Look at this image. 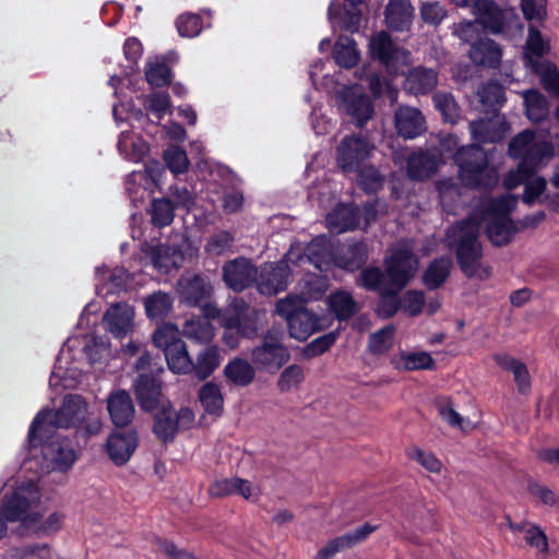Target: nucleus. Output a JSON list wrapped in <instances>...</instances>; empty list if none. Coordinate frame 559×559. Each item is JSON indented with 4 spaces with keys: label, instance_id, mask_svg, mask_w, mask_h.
I'll return each mask as SVG.
<instances>
[{
    "label": "nucleus",
    "instance_id": "24",
    "mask_svg": "<svg viewBox=\"0 0 559 559\" xmlns=\"http://www.w3.org/2000/svg\"><path fill=\"white\" fill-rule=\"evenodd\" d=\"M468 57L476 66L497 68L501 62L502 51L495 40L480 38L471 46Z\"/></svg>",
    "mask_w": 559,
    "mask_h": 559
},
{
    "label": "nucleus",
    "instance_id": "57",
    "mask_svg": "<svg viewBox=\"0 0 559 559\" xmlns=\"http://www.w3.org/2000/svg\"><path fill=\"white\" fill-rule=\"evenodd\" d=\"M341 13V7L331 2L328 10V17L333 26H338L342 29L355 32L359 27L360 15L356 12H346L344 20H338L337 15Z\"/></svg>",
    "mask_w": 559,
    "mask_h": 559
},
{
    "label": "nucleus",
    "instance_id": "1",
    "mask_svg": "<svg viewBox=\"0 0 559 559\" xmlns=\"http://www.w3.org/2000/svg\"><path fill=\"white\" fill-rule=\"evenodd\" d=\"M87 417L86 401L81 395L68 394L58 409H43L35 416L29 427L28 442L35 447L57 428H81L87 435L98 433L102 430L100 420Z\"/></svg>",
    "mask_w": 559,
    "mask_h": 559
},
{
    "label": "nucleus",
    "instance_id": "55",
    "mask_svg": "<svg viewBox=\"0 0 559 559\" xmlns=\"http://www.w3.org/2000/svg\"><path fill=\"white\" fill-rule=\"evenodd\" d=\"M436 188L439 193L440 203L445 210L451 211L460 199V187L453 179H441L437 182Z\"/></svg>",
    "mask_w": 559,
    "mask_h": 559
},
{
    "label": "nucleus",
    "instance_id": "50",
    "mask_svg": "<svg viewBox=\"0 0 559 559\" xmlns=\"http://www.w3.org/2000/svg\"><path fill=\"white\" fill-rule=\"evenodd\" d=\"M305 380V371L300 365H289L280 374L276 386L280 392L286 393L296 390Z\"/></svg>",
    "mask_w": 559,
    "mask_h": 559
},
{
    "label": "nucleus",
    "instance_id": "61",
    "mask_svg": "<svg viewBox=\"0 0 559 559\" xmlns=\"http://www.w3.org/2000/svg\"><path fill=\"white\" fill-rule=\"evenodd\" d=\"M407 455L430 473L440 474L442 471L443 465L441 461L431 452L414 447L407 451Z\"/></svg>",
    "mask_w": 559,
    "mask_h": 559
},
{
    "label": "nucleus",
    "instance_id": "48",
    "mask_svg": "<svg viewBox=\"0 0 559 559\" xmlns=\"http://www.w3.org/2000/svg\"><path fill=\"white\" fill-rule=\"evenodd\" d=\"M199 397L209 414L219 415L222 413L224 399L217 384L213 382L205 383L200 390Z\"/></svg>",
    "mask_w": 559,
    "mask_h": 559
},
{
    "label": "nucleus",
    "instance_id": "14",
    "mask_svg": "<svg viewBox=\"0 0 559 559\" xmlns=\"http://www.w3.org/2000/svg\"><path fill=\"white\" fill-rule=\"evenodd\" d=\"M43 456L47 467L52 471L67 472L78 459L76 451L66 438H55L43 444Z\"/></svg>",
    "mask_w": 559,
    "mask_h": 559
},
{
    "label": "nucleus",
    "instance_id": "27",
    "mask_svg": "<svg viewBox=\"0 0 559 559\" xmlns=\"http://www.w3.org/2000/svg\"><path fill=\"white\" fill-rule=\"evenodd\" d=\"M438 85V72L425 67H415L408 71L405 79V90L414 95H425Z\"/></svg>",
    "mask_w": 559,
    "mask_h": 559
},
{
    "label": "nucleus",
    "instance_id": "37",
    "mask_svg": "<svg viewBox=\"0 0 559 559\" xmlns=\"http://www.w3.org/2000/svg\"><path fill=\"white\" fill-rule=\"evenodd\" d=\"M168 368L174 373L187 374L192 372L193 361L185 342H177L175 347L164 352Z\"/></svg>",
    "mask_w": 559,
    "mask_h": 559
},
{
    "label": "nucleus",
    "instance_id": "7",
    "mask_svg": "<svg viewBox=\"0 0 559 559\" xmlns=\"http://www.w3.org/2000/svg\"><path fill=\"white\" fill-rule=\"evenodd\" d=\"M41 500L40 489L33 480L16 483L3 496L0 515L8 522H21L25 527L35 521Z\"/></svg>",
    "mask_w": 559,
    "mask_h": 559
},
{
    "label": "nucleus",
    "instance_id": "28",
    "mask_svg": "<svg viewBox=\"0 0 559 559\" xmlns=\"http://www.w3.org/2000/svg\"><path fill=\"white\" fill-rule=\"evenodd\" d=\"M385 23L393 31L408 29L414 19L409 0H390L384 12Z\"/></svg>",
    "mask_w": 559,
    "mask_h": 559
},
{
    "label": "nucleus",
    "instance_id": "54",
    "mask_svg": "<svg viewBox=\"0 0 559 559\" xmlns=\"http://www.w3.org/2000/svg\"><path fill=\"white\" fill-rule=\"evenodd\" d=\"M549 48L548 41L543 39L540 32L534 26H530L525 53L526 66L530 68V58L533 61H539L537 58L547 53Z\"/></svg>",
    "mask_w": 559,
    "mask_h": 559
},
{
    "label": "nucleus",
    "instance_id": "36",
    "mask_svg": "<svg viewBox=\"0 0 559 559\" xmlns=\"http://www.w3.org/2000/svg\"><path fill=\"white\" fill-rule=\"evenodd\" d=\"M530 68L539 76L543 87L552 96L559 97V71L549 61H533L530 58Z\"/></svg>",
    "mask_w": 559,
    "mask_h": 559
},
{
    "label": "nucleus",
    "instance_id": "58",
    "mask_svg": "<svg viewBox=\"0 0 559 559\" xmlns=\"http://www.w3.org/2000/svg\"><path fill=\"white\" fill-rule=\"evenodd\" d=\"M176 27L180 36L191 38L201 33L203 25L199 14L187 12L177 17Z\"/></svg>",
    "mask_w": 559,
    "mask_h": 559
},
{
    "label": "nucleus",
    "instance_id": "42",
    "mask_svg": "<svg viewBox=\"0 0 559 559\" xmlns=\"http://www.w3.org/2000/svg\"><path fill=\"white\" fill-rule=\"evenodd\" d=\"M117 146L126 159L134 163L142 160L148 152L147 144L140 138L135 139L130 132H121Z\"/></svg>",
    "mask_w": 559,
    "mask_h": 559
},
{
    "label": "nucleus",
    "instance_id": "46",
    "mask_svg": "<svg viewBox=\"0 0 559 559\" xmlns=\"http://www.w3.org/2000/svg\"><path fill=\"white\" fill-rule=\"evenodd\" d=\"M374 531H376V526L365 523L352 532H348L342 536H337V537L331 539L329 543L331 544V546L334 548V550L336 552H340L342 550L352 548V547L356 546L357 544L362 543Z\"/></svg>",
    "mask_w": 559,
    "mask_h": 559
},
{
    "label": "nucleus",
    "instance_id": "5",
    "mask_svg": "<svg viewBox=\"0 0 559 559\" xmlns=\"http://www.w3.org/2000/svg\"><path fill=\"white\" fill-rule=\"evenodd\" d=\"M453 158L463 185L476 189H491L497 185V169L489 165L487 153L478 145L461 146Z\"/></svg>",
    "mask_w": 559,
    "mask_h": 559
},
{
    "label": "nucleus",
    "instance_id": "59",
    "mask_svg": "<svg viewBox=\"0 0 559 559\" xmlns=\"http://www.w3.org/2000/svg\"><path fill=\"white\" fill-rule=\"evenodd\" d=\"M164 160L174 174L187 171L190 164L186 152L177 145L170 146L165 151Z\"/></svg>",
    "mask_w": 559,
    "mask_h": 559
},
{
    "label": "nucleus",
    "instance_id": "64",
    "mask_svg": "<svg viewBox=\"0 0 559 559\" xmlns=\"http://www.w3.org/2000/svg\"><path fill=\"white\" fill-rule=\"evenodd\" d=\"M453 35L472 46L473 43L480 39V26L476 19L474 21H462L453 25Z\"/></svg>",
    "mask_w": 559,
    "mask_h": 559
},
{
    "label": "nucleus",
    "instance_id": "2",
    "mask_svg": "<svg viewBox=\"0 0 559 559\" xmlns=\"http://www.w3.org/2000/svg\"><path fill=\"white\" fill-rule=\"evenodd\" d=\"M418 269V260L414 254L411 241H401L385 259V272L379 267H367L361 271L358 285L380 295H396L403 289Z\"/></svg>",
    "mask_w": 559,
    "mask_h": 559
},
{
    "label": "nucleus",
    "instance_id": "62",
    "mask_svg": "<svg viewBox=\"0 0 559 559\" xmlns=\"http://www.w3.org/2000/svg\"><path fill=\"white\" fill-rule=\"evenodd\" d=\"M478 97L486 106L501 105L504 102V92L499 83L488 82L479 87Z\"/></svg>",
    "mask_w": 559,
    "mask_h": 559
},
{
    "label": "nucleus",
    "instance_id": "45",
    "mask_svg": "<svg viewBox=\"0 0 559 559\" xmlns=\"http://www.w3.org/2000/svg\"><path fill=\"white\" fill-rule=\"evenodd\" d=\"M34 518V523L26 525L25 528L37 536H50L61 530L66 516L60 511H53L43 520L39 512Z\"/></svg>",
    "mask_w": 559,
    "mask_h": 559
},
{
    "label": "nucleus",
    "instance_id": "26",
    "mask_svg": "<svg viewBox=\"0 0 559 559\" xmlns=\"http://www.w3.org/2000/svg\"><path fill=\"white\" fill-rule=\"evenodd\" d=\"M96 275L99 282L97 294L105 296L123 290L131 280L130 273L118 266L114 269L97 267Z\"/></svg>",
    "mask_w": 559,
    "mask_h": 559
},
{
    "label": "nucleus",
    "instance_id": "39",
    "mask_svg": "<svg viewBox=\"0 0 559 559\" xmlns=\"http://www.w3.org/2000/svg\"><path fill=\"white\" fill-rule=\"evenodd\" d=\"M452 266L451 259L441 257L435 259L423 275V282L428 289L439 288L448 278Z\"/></svg>",
    "mask_w": 559,
    "mask_h": 559
},
{
    "label": "nucleus",
    "instance_id": "23",
    "mask_svg": "<svg viewBox=\"0 0 559 559\" xmlns=\"http://www.w3.org/2000/svg\"><path fill=\"white\" fill-rule=\"evenodd\" d=\"M138 447V435L134 430L114 432L107 441V453L117 465L127 463Z\"/></svg>",
    "mask_w": 559,
    "mask_h": 559
},
{
    "label": "nucleus",
    "instance_id": "8",
    "mask_svg": "<svg viewBox=\"0 0 559 559\" xmlns=\"http://www.w3.org/2000/svg\"><path fill=\"white\" fill-rule=\"evenodd\" d=\"M290 359L288 348L284 344V333L275 328L266 331L259 345L251 350V361L258 369L275 371Z\"/></svg>",
    "mask_w": 559,
    "mask_h": 559
},
{
    "label": "nucleus",
    "instance_id": "53",
    "mask_svg": "<svg viewBox=\"0 0 559 559\" xmlns=\"http://www.w3.org/2000/svg\"><path fill=\"white\" fill-rule=\"evenodd\" d=\"M145 76L150 85L162 87L170 82V69L163 60L155 58L147 62Z\"/></svg>",
    "mask_w": 559,
    "mask_h": 559
},
{
    "label": "nucleus",
    "instance_id": "40",
    "mask_svg": "<svg viewBox=\"0 0 559 559\" xmlns=\"http://www.w3.org/2000/svg\"><path fill=\"white\" fill-rule=\"evenodd\" d=\"M182 335L199 344H206L214 338L215 330L210 321L195 317L185 322Z\"/></svg>",
    "mask_w": 559,
    "mask_h": 559
},
{
    "label": "nucleus",
    "instance_id": "25",
    "mask_svg": "<svg viewBox=\"0 0 559 559\" xmlns=\"http://www.w3.org/2000/svg\"><path fill=\"white\" fill-rule=\"evenodd\" d=\"M290 277V269L286 261H280L269 271L261 274L259 290L262 294L275 295L286 289Z\"/></svg>",
    "mask_w": 559,
    "mask_h": 559
},
{
    "label": "nucleus",
    "instance_id": "44",
    "mask_svg": "<svg viewBox=\"0 0 559 559\" xmlns=\"http://www.w3.org/2000/svg\"><path fill=\"white\" fill-rule=\"evenodd\" d=\"M219 362L218 348L216 346H207L198 354L192 371L199 379L204 380L214 372Z\"/></svg>",
    "mask_w": 559,
    "mask_h": 559
},
{
    "label": "nucleus",
    "instance_id": "12",
    "mask_svg": "<svg viewBox=\"0 0 559 559\" xmlns=\"http://www.w3.org/2000/svg\"><path fill=\"white\" fill-rule=\"evenodd\" d=\"M259 311L252 309L242 298H235L224 311L222 325L236 332L241 337L251 338L258 334Z\"/></svg>",
    "mask_w": 559,
    "mask_h": 559
},
{
    "label": "nucleus",
    "instance_id": "43",
    "mask_svg": "<svg viewBox=\"0 0 559 559\" xmlns=\"http://www.w3.org/2000/svg\"><path fill=\"white\" fill-rule=\"evenodd\" d=\"M333 57L340 67H355L359 61V52L355 40L348 36H341L334 45Z\"/></svg>",
    "mask_w": 559,
    "mask_h": 559
},
{
    "label": "nucleus",
    "instance_id": "31",
    "mask_svg": "<svg viewBox=\"0 0 559 559\" xmlns=\"http://www.w3.org/2000/svg\"><path fill=\"white\" fill-rule=\"evenodd\" d=\"M328 307L340 321H346L355 316L360 307L347 290H336L328 297Z\"/></svg>",
    "mask_w": 559,
    "mask_h": 559
},
{
    "label": "nucleus",
    "instance_id": "9",
    "mask_svg": "<svg viewBox=\"0 0 559 559\" xmlns=\"http://www.w3.org/2000/svg\"><path fill=\"white\" fill-rule=\"evenodd\" d=\"M194 423V414L188 407L176 411L169 403L160 404L154 415L153 431L164 441H173L180 430L190 429Z\"/></svg>",
    "mask_w": 559,
    "mask_h": 559
},
{
    "label": "nucleus",
    "instance_id": "22",
    "mask_svg": "<svg viewBox=\"0 0 559 559\" xmlns=\"http://www.w3.org/2000/svg\"><path fill=\"white\" fill-rule=\"evenodd\" d=\"M133 386L135 397L142 409L152 412L158 407L162 385L157 374L141 373Z\"/></svg>",
    "mask_w": 559,
    "mask_h": 559
},
{
    "label": "nucleus",
    "instance_id": "13",
    "mask_svg": "<svg viewBox=\"0 0 559 559\" xmlns=\"http://www.w3.org/2000/svg\"><path fill=\"white\" fill-rule=\"evenodd\" d=\"M337 102L340 109L352 117L359 128H362L373 116L371 100L358 85L344 87L337 94Z\"/></svg>",
    "mask_w": 559,
    "mask_h": 559
},
{
    "label": "nucleus",
    "instance_id": "4",
    "mask_svg": "<svg viewBox=\"0 0 559 559\" xmlns=\"http://www.w3.org/2000/svg\"><path fill=\"white\" fill-rule=\"evenodd\" d=\"M508 152L511 158L518 160L516 169L509 171L503 181L504 187L512 190L554 156V146L538 139L535 131L526 129L511 139Z\"/></svg>",
    "mask_w": 559,
    "mask_h": 559
},
{
    "label": "nucleus",
    "instance_id": "17",
    "mask_svg": "<svg viewBox=\"0 0 559 559\" xmlns=\"http://www.w3.org/2000/svg\"><path fill=\"white\" fill-rule=\"evenodd\" d=\"M180 301L189 306H199L213 292L210 281L200 274L182 275L177 282Z\"/></svg>",
    "mask_w": 559,
    "mask_h": 559
},
{
    "label": "nucleus",
    "instance_id": "20",
    "mask_svg": "<svg viewBox=\"0 0 559 559\" xmlns=\"http://www.w3.org/2000/svg\"><path fill=\"white\" fill-rule=\"evenodd\" d=\"M107 411L111 423L118 428L129 426L135 415L133 401L126 390L114 391L107 396Z\"/></svg>",
    "mask_w": 559,
    "mask_h": 559
},
{
    "label": "nucleus",
    "instance_id": "30",
    "mask_svg": "<svg viewBox=\"0 0 559 559\" xmlns=\"http://www.w3.org/2000/svg\"><path fill=\"white\" fill-rule=\"evenodd\" d=\"M391 365L399 371L432 369L435 360L427 352H401L391 357Z\"/></svg>",
    "mask_w": 559,
    "mask_h": 559
},
{
    "label": "nucleus",
    "instance_id": "21",
    "mask_svg": "<svg viewBox=\"0 0 559 559\" xmlns=\"http://www.w3.org/2000/svg\"><path fill=\"white\" fill-rule=\"evenodd\" d=\"M395 128L405 139H415L426 131V120L415 107L401 106L395 111Z\"/></svg>",
    "mask_w": 559,
    "mask_h": 559
},
{
    "label": "nucleus",
    "instance_id": "29",
    "mask_svg": "<svg viewBox=\"0 0 559 559\" xmlns=\"http://www.w3.org/2000/svg\"><path fill=\"white\" fill-rule=\"evenodd\" d=\"M289 335L298 341H306L310 335L320 330V319L306 308L297 311L287 321Z\"/></svg>",
    "mask_w": 559,
    "mask_h": 559
},
{
    "label": "nucleus",
    "instance_id": "32",
    "mask_svg": "<svg viewBox=\"0 0 559 559\" xmlns=\"http://www.w3.org/2000/svg\"><path fill=\"white\" fill-rule=\"evenodd\" d=\"M407 174L414 180H424L430 177L438 167L433 156L425 152L413 153L407 157Z\"/></svg>",
    "mask_w": 559,
    "mask_h": 559
},
{
    "label": "nucleus",
    "instance_id": "15",
    "mask_svg": "<svg viewBox=\"0 0 559 559\" xmlns=\"http://www.w3.org/2000/svg\"><path fill=\"white\" fill-rule=\"evenodd\" d=\"M510 130L511 127L502 115L469 122L471 135L479 143L500 142L510 133Z\"/></svg>",
    "mask_w": 559,
    "mask_h": 559
},
{
    "label": "nucleus",
    "instance_id": "52",
    "mask_svg": "<svg viewBox=\"0 0 559 559\" xmlns=\"http://www.w3.org/2000/svg\"><path fill=\"white\" fill-rule=\"evenodd\" d=\"M432 100L444 121L455 123L459 120L460 108L452 94L439 92L433 95Z\"/></svg>",
    "mask_w": 559,
    "mask_h": 559
},
{
    "label": "nucleus",
    "instance_id": "18",
    "mask_svg": "<svg viewBox=\"0 0 559 559\" xmlns=\"http://www.w3.org/2000/svg\"><path fill=\"white\" fill-rule=\"evenodd\" d=\"M258 271L246 258H237L223 266V280L235 292H241L257 280Z\"/></svg>",
    "mask_w": 559,
    "mask_h": 559
},
{
    "label": "nucleus",
    "instance_id": "6",
    "mask_svg": "<svg viewBox=\"0 0 559 559\" xmlns=\"http://www.w3.org/2000/svg\"><path fill=\"white\" fill-rule=\"evenodd\" d=\"M516 199L512 195L506 194L500 198H484L481 200L483 216L481 221H487L486 234L489 241L496 247L508 245L516 229L511 221L509 213L515 206Z\"/></svg>",
    "mask_w": 559,
    "mask_h": 559
},
{
    "label": "nucleus",
    "instance_id": "11",
    "mask_svg": "<svg viewBox=\"0 0 559 559\" xmlns=\"http://www.w3.org/2000/svg\"><path fill=\"white\" fill-rule=\"evenodd\" d=\"M374 150V144L368 139L347 135L337 146V165L346 174L355 173L371 157Z\"/></svg>",
    "mask_w": 559,
    "mask_h": 559
},
{
    "label": "nucleus",
    "instance_id": "35",
    "mask_svg": "<svg viewBox=\"0 0 559 559\" xmlns=\"http://www.w3.org/2000/svg\"><path fill=\"white\" fill-rule=\"evenodd\" d=\"M254 365L242 358L231 359L224 369L228 381L235 385L247 386L255 378Z\"/></svg>",
    "mask_w": 559,
    "mask_h": 559
},
{
    "label": "nucleus",
    "instance_id": "19",
    "mask_svg": "<svg viewBox=\"0 0 559 559\" xmlns=\"http://www.w3.org/2000/svg\"><path fill=\"white\" fill-rule=\"evenodd\" d=\"M473 13L480 27L492 34H499L504 29L507 13L491 0H476L473 4Z\"/></svg>",
    "mask_w": 559,
    "mask_h": 559
},
{
    "label": "nucleus",
    "instance_id": "16",
    "mask_svg": "<svg viewBox=\"0 0 559 559\" xmlns=\"http://www.w3.org/2000/svg\"><path fill=\"white\" fill-rule=\"evenodd\" d=\"M134 309L127 302L112 304L104 313L103 324L107 332L123 338L133 331Z\"/></svg>",
    "mask_w": 559,
    "mask_h": 559
},
{
    "label": "nucleus",
    "instance_id": "63",
    "mask_svg": "<svg viewBox=\"0 0 559 559\" xmlns=\"http://www.w3.org/2000/svg\"><path fill=\"white\" fill-rule=\"evenodd\" d=\"M306 299L299 295H288L276 304V312L289 321L297 311L305 309Z\"/></svg>",
    "mask_w": 559,
    "mask_h": 559
},
{
    "label": "nucleus",
    "instance_id": "60",
    "mask_svg": "<svg viewBox=\"0 0 559 559\" xmlns=\"http://www.w3.org/2000/svg\"><path fill=\"white\" fill-rule=\"evenodd\" d=\"M358 174V183L364 190L373 192L382 187L383 177L380 175L377 168L373 166L366 165V163L356 170Z\"/></svg>",
    "mask_w": 559,
    "mask_h": 559
},
{
    "label": "nucleus",
    "instance_id": "10",
    "mask_svg": "<svg viewBox=\"0 0 559 559\" xmlns=\"http://www.w3.org/2000/svg\"><path fill=\"white\" fill-rule=\"evenodd\" d=\"M364 217V228L376 218L374 204H365L362 212L352 204H340L326 215V224L330 230L341 234L354 230L361 226Z\"/></svg>",
    "mask_w": 559,
    "mask_h": 559
},
{
    "label": "nucleus",
    "instance_id": "51",
    "mask_svg": "<svg viewBox=\"0 0 559 559\" xmlns=\"http://www.w3.org/2000/svg\"><path fill=\"white\" fill-rule=\"evenodd\" d=\"M177 342L183 341L180 338L179 328L174 323H163L153 334L154 345L163 352L168 350L170 347H175Z\"/></svg>",
    "mask_w": 559,
    "mask_h": 559
},
{
    "label": "nucleus",
    "instance_id": "56",
    "mask_svg": "<svg viewBox=\"0 0 559 559\" xmlns=\"http://www.w3.org/2000/svg\"><path fill=\"white\" fill-rule=\"evenodd\" d=\"M421 20L429 25H439L448 15L445 5L439 1H424L419 8Z\"/></svg>",
    "mask_w": 559,
    "mask_h": 559
},
{
    "label": "nucleus",
    "instance_id": "33",
    "mask_svg": "<svg viewBox=\"0 0 559 559\" xmlns=\"http://www.w3.org/2000/svg\"><path fill=\"white\" fill-rule=\"evenodd\" d=\"M525 106L526 117L534 122L543 121L548 117L549 104L538 90H526L521 93Z\"/></svg>",
    "mask_w": 559,
    "mask_h": 559
},
{
    "label": "nucleus",
    "instance_id": "38",
    "mask_svg": "<svg viewBox=\"0 0 559 559\" xmlns=\"http://www.w3.org/2000/svg\"><path fill=\"white\" fill-rule=\"evenodd\" d=\"M369 50L373 59L390 68V63L397 53L390 35L386 32L374 34L369 40Z\"/></svg>",
    "mask_w": 559,
    "mask_h": 559
},
{
    "label": "nucleus",
    "instance_id": "41",
    "mask_svg": "<svg viewBox=\"0 0 559 559\" xmlns=\"http://www.w3.org/2000/svg\"><path fill=\"white\" fill-rule=\"evenodd\" d=\"M173 298L164 292H155L144 298L147 317L152 320H163L173 310Z\"/></svg>",
    "mask_w": 559,
    "mask_h": 559
},
{
    "label": "nucleus",
    "instance_id": "34",
    "mask_svg": "<svg viewBox=\"0 0 559 559\" xmlns=\"http://www.w3.org/2000/svg\"><path fill=\"white\" fill-rule=\"evenodd\" d=\"M152 260L154 266L159 272L168 273L173 269H178L181 265L183 255L182 252L174 246L159 245L153 249Z\"/></svg>",
    "mask_w": 559,
    "mask_h": 559
},
{
    "label": "nucleus",
    "instance_id": "3",
    "mask_svg": "<svg viewBox=\"0 0 559 559\" xmlns=\"http://www.w3.org/2000/svg\"><path fill=\"white\" fill-rule=\"evenodd\" d=\"M480 222L468 217L451 226L447 231L449 248L455 251L460 270L468 278L489 280L492 267L483 260V247L478 239Z\"/></svg>",
    "mask_w": 559,
    "mask_h": 559
},
{
    "label": "nucleus",
    "instance_id": "49",
    "mask_svg": "<svg viewBox=\"0 0 559 559\" xmlns=\"http://www.w3.org/2000/svg\"><path fill=\"white\" fill-rule=\"evenodd\" d=\"M395 328L386 325L379 331L370 334L368 340V349L374 355L386 353L394 343Z\"/></svg>",
    "mask_w": 559,
    "mask_h": 559
},
{
    "label": "nucleus",
    "instance_id": "47",
    "mask_svg": "<svg viewBox=\"0 0 559 559\" xmlns=\"http://www.w3.org/2000/svg\"><path fill=\"white\" fill-rule=\"evenodd\" d=\"M175 205L169 199H154L151 203V222L155 227L163 228L173 223Z\"/></svg>",
    "mask_w": 559,
    "mask_h": 559
}]
</instances>
